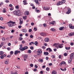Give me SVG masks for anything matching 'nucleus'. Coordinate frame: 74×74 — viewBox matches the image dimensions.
Masks as SVG:
<instances>
[{
	"instance_id": "1",
	"label": "nucleus",
	"mask_w": 74,
	"mask_h": 74,
	"mask_svg": "<svg viewBox=\"0 0 74 74\" xmlns=\"http://www.w3.org/2000/svg\"><path fill=\"white\" fill-rule=\"evenodd\" d=\"M14 14L15 15H16L18 16H21V15L22 14V13L21 12V10H18L17 11H14L13 12Z\"/></svg>"
},
{
	"instance_id": "2",
	"label": "nucleus",
	"mask_w": 74,
	"mask_h": 74,
	"mask_svg": "<svg viewBox=\"0 0 74 74\" xmlns=\"http://www.w3.org/2000/svg\"><path fill=\"white\" fill-rule=\"evenodd\" d=\"M7 24H8V25L9 27H13V26L15 25L16 23L15 22L10 21L7 22Z\"/></svg>"
},
{
	"instance_id": "3",
	"label": "nucleus",
	"mask_w": 74,
	"mask_h": 74,
	"mask_svg": "<svg viewBox=\"0 0 74 74\" xmlns=\"http://www.w3.org/2000/svg\"><path fill=\"white\" fill-rule=\"evenodd\" d=\"M53 46L54 47H55L57 49H58V46H59V44L57 43H54L53 45Z\"/></svg>"
},
{
	"instance_id": "4",
	"label": "nucleus",
	"mask_w": 74,
	"mask_h": 74,
	"mask_svg": "<svg viewBox=\"0 0 74 74\" xmlns=\"http://www.w3.org/2000/svg\"><path fill=\"white\" fill-rule=\"evenodd\" d=\"M28 49V47L27 46H25L22 48V49L21 50V52H22L24 51H25V50L27 49Z\"/></svg>"
},
{
	"instance_id": "5",
	"label": "nucleus",
	"mask_w": 74,
	"mask_h": 74,
	"mask_svg": "<svg viewBox=\"0 0 74 74\" xmlns=\"http://www.w3.org/2000/svg\"><path fill=\"white\" fill-rule=\"evenodd\" d=\"M19 24L20 25H22L23 23V19L22 18H21L19 19Z\"/></svg>"
},
{
	"instance_id": "6",
	"label": "nucleus",
	"mask_w": 74,
	"mask_h": 74,
	"mask_svg": "<svg viewBox=\"0 0 74 74\" xmlns=\"http://www.w3.org/2000/svg\"><path fill=\"white\" fill-rule=\"evenodd\" d=\"M19 53H21L20 51H18V50H16L14 51V54L15 55H17Z\"/></svg>"
},
{
	"instance_id": "7",
	"label": "nucleus",
	"mask_w": 74,
	"mask_h": 74,
	"mask_svg": "<svg viewBox=\"0 0 74 74\" xmlns=\"http://www.w3.org/2000/svg\"><path fill=\"white\" fill-rule=\"evenodd\" d=\"M42 50L40 49H38L37 51V53H42Z\"/></svg>"
},
{
	"instance_id": "8",
	"label": "nucleus",
	"mask_w": 74,
	"mask_h": 74,
	"mask_svg": "<svg viewBox=\"0 0 74 74\" xmlns=\"http://www.w3.org/2000/svg\"><path fill=\"white\" fill-rule=\"evenodd\" d=\"M63 3H62V2H61L60 1H59L58 2L57 4V5H62V4H63Z\"/></svg>"
},
{
	"instance_id": "9",
	"label": "nucleus",
	"mask_w": 74,
	"mask_h": 74,
	"mask_svg": "<svg viewBox=\"0 0 74 74\" xmlns=\"http://www.w3.org/2000/svg\"><path fill=\"white\" fill-rule=\"evenodd\" d=\"M70 12H71V9L70 8H68V11L67 12H66V13L67 14H69Z\"/></svg>"
},
{
	"instance_id": "10",
	"label": "nucleus",
	"mask_w": 74,
	"mask_h": 74,
	"mask_svg": "<svg viewBox=\"0 0 74 74\" xmlns=\"http://www.w3.org/2000/svg\"><path fill=\"white\" fill-rule=\"evenodd\" d=\"M63 44H59V45L58 46V48H63Z\"/></svg>"
},
{
	"instance_id": "11",
	"label": "nucleus",
	"mask_w": 74,
	"mask_h": 74,
	"mask_svg": "<svg viewBox=\"0 0 74 74\" xmlns=\"http://www.w3.org/2000/svg\"><path fill=\"white\" fill-rule=\"evenodd\" d=\"M69 36H73L74 35V32H71L69 33Z\"/></svg>"
},
{
	"instance_id": "12",
	"label": "nucleus",
	"mask_w": 74,
	"mask_h": 74,
	"mask_svg": "<svg viewBox=\"0 0 74 74\" xmlns=\"http://www.w3.org/2000/svg\"><path fill=\"white\" fill-rule=\"evenodd\" d=\"M26 2L27 1L26 0H24L23 1V2L24 3H23V4H24V5H27V4L28 3Z\"/></svg>"
},
{
	"instance_id": "13",
	"label": "nucleus",
	"mask_w": 74,
	"mask_h": 74,
	"mask_svg": "<svg viewBox=\"0 0 74 74\" xmlns=\"http://www.w3.org/2000/svg\"><path fill=\"white\" fill-rule=\"evenodd\" d=\"M52 74H57V72L55 70H53L52 71Z\"/></svg>"
},
{
	"instance_id": "14",
	"label": "nucleus",
	"mask_w": 74,
	"mask_h": 74,
	"mask_svg": "<svg viewBox=\"0 0 74 74\" xmlns=\"http://www.w3.org/2000/svg\"><path fill=\"white\" fill-rule=\"evenodd\" d=\"M20 48H19V50L21 51L22 48H23V47H22V45H20Z\"/></svg>"
},
{
	"instance_id": "15",
	"label": "nucleus",
	"mask_w": 74,
	"mask_h": 74,
	"mask_svg": "<svg viewBox=\"0 0 74 74\" xmlns=\"http://www.w3.org/2000/svg\"><path fill=\"white\" fill-rule=\"evenodd\" d=\"M25 15H29V11H27L25 12Z\"/></svg>"
},
{
	"instance_id": "16",
	"label": "nucleus",
	"mask_w": 74,
	"mask_h": 74,
	"mask_svg": "<svg viewBox=\"0 0 74 74\" xmlns=\"http://www.w3.org/2000/svg\"><path fill=\"white\" fill-rule=\"evenodd\" d=\"M44 54L45 55H46L47 56L49 54V53H48V52H44Z\"/></svg>"
},
{
	"instance_id": "17",
	"label": "nucleus",
	"mask_w": 74,
	"mask_h": 74,
	"mask_svg": "<svg viewBox=\"0 0 74 74\" xmlns=\"http://www.w3.org/2000/svg\"><path fill=\"white\" fill-rule=\"evenodd\" d=\"M49 40V38H47L45 39V42H48Z\"/></svg>"
},
{
	"instance_id": "18",
	"label": "nucleus",
	"mask_w": 74,
	"mask_h": 74,
	"mask_svg": "<svg viewBox=\"0 0 74 74\" xmlns=\"http://www.w3.org/2000/svg\"><path fill=\"white\" fill-rule=\"evenodd\" d=\"M35 1L36 3H37V4L38 5H39V4H40V3L38 2V0H35Z\"/></svg>"
},
{
	"instance_id": "19",
	"label": "nucleus",
	"mask_w": 74,
	"mask_h": 74,
	"mask_svg": "<svg viewBox=\"0 0 74 74\" xmlns=\"http://www.w3.org/2000/svg\"><path fill=\"white\" fill-rule=\"evenodd\" d=\"M43 9H44V10H46V11L49 10V9H48V8L45 7H43Z\"/></svg>"
},
{
	"instance_id": "20",
	"label": "nucleus",
	"mask_w": 74,
	"mask_h": 74,
	"mask_svg": "<svg viewBox=\"0 0 74 74\" xmlns=\"http://www.w3.org/2000/svg\"><path fill=\"white\" fill-rule=\"evenodd\" d=\"M38 61L41 63H42L43 62V60L41 59H39Z\"/></svg>"
},
{
	"instance_id": "21",
	"label": "nucleus",
	"mask_w": 74,
	"mask_h": 74,
	"mask_svg": "<svg viewBox=\"0 0 74 74\" xmlns=\"http://www.w3.org/2000/svg\"><path fill=\"white\" fill-rule=\"evenodd\" d=\"M22 31L23 32H24V33H26L27 32V30L25 29H22Z\"/></svg>"
},
{
	"instance_id": "22",
	"label": "nucleus",
	"mask_w": 74,
	"mask_h": 74,
	"mask_svg": "<svg viewBox=\"0 0 74 74\" xmlns=\"http://www.w3.org/2000/svg\"><path fill=\"white\" fill-rule=\"evenodd\" d=\"M64 29V27H60V28H59V29L60 30H63V29Z\"/></svg>"
},
{
	"instance_id": "23",
	"label": "nucleus",
	"mask_w": 74,
	"mask_h": 74,
	"mask_svg": "<svg viewBox=\"0 0 74 74\" xmlns=\"http://www.w3.org/2000/svg\"><path fill=\"white\" fill-rule=\"evenodd\" d=\"M72 61V58H70V60H68V63H71V62Z\"/></svg>"
},
{
	"instance_id": "24",
	"label": "nucleus",
	"mask_w": 74,
	"mask_h": 74,
	"mask_svg": "<svg viewBox=\"0 0 74 74\" xmlns=\"http://www.w3.org/2000/svg\"><path fill=\"white\" fill-rule=\"evenodd\" d=\"M40 34V35H41V36H45V34L43 32L41 33Z\"/></svg>"
},
{
	"instance_id": "25",
	"label": "nucleus",
	"mask_w": 74,
	"mask_h": 74,
	"mask_svg": "<svg viewBox=\"0 0 74 74\" xmlns=\"http://www.w3.org/2000/svg\"><path fill=\"white\" fill-rule=\"evenodd\" d=\"M74 55V53H72L71 54L70 58H73V55Z\"/></svg>"
},
{
	"instance_id": "26",
	"label": "nucleus",
	"mask_w": 74,
	"mask_h": 74,
	"mask_svg": "<svg viewBox=\"0 0 74 74\" xmlns=\"http://www.w3.org/2000/svg\"><path fill=\"white\" fill-rule=\"evenodd\" d=\"M51 24H52L53 25L55 23V21H52V22L50 23Z\"/></svg>"
},
{
	"instance_id": "27",
	"label": "nucleus",
	"mask_w": 74,
	"mask_h": 74,
	"mask_svg": "<svg viewBox=\"0 0 74 74\" xmlns=\"http://www.w3.org/2000/svg\"><path fill=\"white\" fill-rule=\"evenodd\" d=\"M65 49H66V50H69V49H70V47H66Z\"/></svg>"
},
{
	"instance_id": "28",
	"label": "nucleus",
	"mask_w": 74,
	"mask_h": 74,
	"mask_svg": "<svg viewBox=\"0 0 74 74\" xmlns=\"http://www.w3.org/2000/svg\"><path fill=\"white\" fill-rule=\"evenodd\" d=\"M51 30L53 31V32H54V31H55V29L53 28H52L51 29Z\"/></svg>"
},
{
	"instance_id": "29",
	"label": "nucleus",
	"mask_w": 74,
	"mask_h": 74,
	"mask_svg": "<svg viewBox=\"0 0 74 74\" xmlns=\"http://www.w3.org/2000/svg\"><path fill=\"white\" fill-rule=\"evenodd\" d=\"M4 52L3 51H0V55H2L3 54Z\"/></svg>"
},
{
	"instance_id": "30",
	"label": "nucleus",
	"mask_w": 74,
	"mask_h": 74,
	"mask_svg": "<svg viewBox=\"0 0 74 74\" xmlns=\"http://www.w3.org/2000/svg\"><path fill=\"white\" fill-rule=\"evenodd\" d=\"M34 44L35 45H37V44H38V42L37 41H36L35 42Z\"/></svg>"
},
{
	"instance_id": "31",
	"label": "nucleus",
	"mask_w": 74,
	"mask_h": 74,
	"mask_svg": "<svg viewBox=\"0 0 74 74\" xmlns=\"http://www.w3.org/2000/svg\"><path fill=\"white\" fill-rule=\"evenodd\" d=\"M23 19H26V18H27V16H25L23 17Z\"/></svg>"
},
{
	"instance_id": "32",
	"label": "nucleus",
	"mask_w": 74,
	"mask_h": 74,
	"mask_svg": "<svg viewBox=\"0 0 74 74\" xmlns=\"http://www.w3.org/2000/svg\"><path fill=\"white\" fill-rule=\"evenodd\" d=\"M28 52L29 53H32V51L30 50H29Z\"/></svg>"
},
{
	"instance_id": "33",
	"label": "nucleus",
	"mask_w": 74,
	"mask_h": 74,
	"mask_svg": "<svg viewBox=\"0 0 74 74\" xmlns=\"http://www.w3.org/2000/svg\"><path fill=\"white\" fill-rule=\"evenodd\" d=\"M62 4H63V3H64L66 2V1L64 0H62Z\"/></svg>"
},
{
	"instance_id": "34",
	"label": "nucleus",
	"mask_w": 74,
	"mask_h": 74,
	"mask_svg": "<svg viewBox=\"0 0 74 74\" xmlns=\"http://www.w3.org/2000/svg\"><path fill=\"white\" fill-rule=\"evenodd\" d=\"M6 12V11H5V9L4 8L3 9V12L5 13Z\"/></svg>"
},
{
	"instance_id": "35",
	"label": "nucleus",
	"mask_w": 74,
	"mask_h": 74,
	"mask_svg": "<svg viewBox=\"0 0 74 74\" xmlns=\"http://www.w3.org/2000/svg\"><path fill=\"white\" fill-rule=\"evenodd\" d=\"M49 51L50 52H51L52 51V49H51V48H49Z\"/></svg>"
},
{
	"instance_id": "36",
	"label": "nucleus",
	"mask_w": 74,
	"mask_h": 74,
	"mask_svg": "<svg viewBox=\"0 0 74 74\" xmlns=\"http://www.w3.org/2000/svg\"><path fill=\"white\" fill-rule=\"evenodd\" d=\"M36 12L37 13H38V12H40V10H36Z\"/></svg>"
},
{
	"instance_id": "37",
	"label": "nucleus",
	"mask_w": 74,
	"mask_h": 74,
	"mask_svg": "<svg viewBox=\"0 0 74 74\" xmlns=\"http://www.w3.org/2000/svg\"><path fill=\"white\" fill-rule=\"evenodd\" d=\"M14 10V8L12 7H11L10 8V10L11 11H12Z\"/></svg>"
},
{
	"instance_id": "38",
	"label": "nucleus",
	"mask_w": 74,
	"mask_h": 74,
	"mask_svg": "<svg viewBox=\"0 0 74 74\" xmlns=\"http://www.w3.org/2000/svg\"><path fill=\"white\" fill-rule=\"evenodd\" d=\"M11 55H12L14 53V51H11L10 52Z\"/></svg>"
},
{
	"instance_id": "39",
	"label": "nucleus",
	"mask_w": 74,
	"mask_h": 74,
	"mask_svg": "<svg viewBox=\"0 0 74 74\" xmlns=\"http://www.w3.org/2000/svg\"><path fill=\"white\" fill-rule=\"evenodd\" d=\"M5 64H8V61H6L5 62Z\"/></svg>"
},
{
	"instance_id": "40",
	"label": "nucleus",
	"mask_w": 74,
	"mask_h": 74,
	"mask_svg": "<svg viewBox=\"0 0 74 74\" xmlns=\"http://www.w3.org/2000/svg\"><path fill=\"white\" fill-rule=\"evenodd\" d=\"M46 70L47 71H48L49 70V68L48 67H47L46 69Z\"/></svg>"
},
{
	"instance_id": "41",
	"label": "nucleus",
	"mask_w": 74,
	"mask_h": 74,
	"mask_svg": "<svg viewBox=\"0 0 74 74\" xmlns=\"http://www.w3.org/2000/svg\"><path fill=\"white\" fill-rule=\"evenodd\" d=\"M43 26L45 27H47V24L45 23H44L43 24Z\"/></svg>"
},
{
	"instance_id": "42",
	"label": "nucleus",
	"mask_w": 74,
	"mask_h": 74,
	"mask_svg": "<svg viewBox=\"0 0 74 74\" xmlns=\"http://www.w3.org/2000/svg\"><path fill=\"white\" fill-rule=\"evenodd\" d=\"M14 32H15V30H14V29H12L11 32L12 33H14Z\"/></svg>"
},
{
	"instance_id": "43",
	"label": "nucleus",
	"mask_w": 74,
	"mask_h": 74,
	"mask_svg": "<svg viewBox=\"0 0 74 74\" xmlns=\"http://www.w3.org/2000/svg\"><path fill=\"white\" fill-rule=\"evenodd\" d=\"M19 40H21V41H22V40H23V38L22 37H20L19 38Z\"/></svg>"
},
{
	"instance_id": "44",
	"label": "nucleus",
	"mask_w": 74,
	"mask_h": 74,
	"mask_svg": "<svg viewBox=\"0 0 74 74\" xmlns=\"http://www.w3.org/2000/svg\"><path fill=\"white\" fill-rule=\"evenodd\" d=\"M64 55L65 56H67V53H65L64 54Z\"/></svg>"
},
{
	"instance_id": "45",
	"label": "nucleus",
	"mask_w": 74,
	"mask_h": 74,
	"mask_svg": "<svg viewBox=\"0 0 74 74\" xmlns=\"http://www.w3.org/2000/svg\"><path fill=\"white\" fill-rule=\"evenodd\" d=\"M33 64H30V67H32L33 66Z\"/></svg>"
},
{
	"instance_id": "46",
	"label": "nucleus",
	"mask_w": 74,
	"mask_h": 74,
	"mask_svg": "<svg viewBox=\"0 0 74 74\" xmlns=\"http://www.w3.org/2000/svg\"><path fill=\"white\" fill-rule=\"evenodd\" d=\"M72 24H70L69 25V26L70 28L72 27Z\"/></svg>"
},
{
	"instance_id": "47",
	"label": "nucleus",
	"mask_w": 74,
	"mask_h": 74,
	"mask_svg": "<svg viewBox=\"0 0 74 74\" xmlns=\"http://www.w3.org/2000/svg\"><path fill=\"white\" fill-rule=\"evenodd\" d=\"M2 41H4L5 40V38H4L3 37L2 38Z\"/></svg>"
},
{
	"instance_id": "48",
	"label": "nucleus",
	"mask_w": 74,
	"mask_h": 74,
	"mask_svg": "<svg viewBox=\"0 0 74 74\" xmlns=\"http://www.w3.org/2000/svg\"><path fill=\"white\" fill-rule=\"evenodd\" d=\"M71 29H74V26H72L70 28Z\"/></svg>"
},
{
	"instance_id": "49",
	"label": "nucleus",
	"mask_w": 74,
	"mask_h": 74,
	"mask_svg": "<svg viewBox=\"0 0 74 74\" xmlns=\"http://www.w3.org/2000/svg\"><path fill=\"white\" fill-rule=\"evenodd\" d=\"M34 30L35 31H37V28L35 27L34 28Z\"/></svg>"
},
{
	"instance_id": "50",
	"label": "nucleus",
	"mask_w": 74,
	"mask_h": 74,
	"mask_svg": "<svg viewBox=\"0 0 74 74\" xmlns=\"http://www.w3.org/2000/svg\"><path fill=\"white\" fill-rule=\"evenodd\" d=\"M25 58H27V55H25L24 56Z\"/></svg>"
},
{
	"instance_id": "51",
	"label": "nucleus",
	"mask_w": 74,
	"mask_h": 74,
	"mask_svg": "<svg viewBox=\"0 0 74 74\" xmlns=\"http://www.w3.org/2000/svg\"><path fill=\"white\" fill-rule=\"evenodd\" d=\"M7 49L8 50V51H10V49H11V48L10 47H8L7 48Z\"/></svg>"
},
{
	"instance_id": "52",
	"label": "nucleus",
	"mask_w": 74,
	"mask_h": 74,
	"mask_svg": "<svg viewBox=\"0 0 74 74\" xmlns=\"http://www.w3.org/2000/svg\"><path fill=\"white\" fill-rule=\"evenodd\" d=\"M0 19L1 20V21H3V17H0Z\"/></svg>"
},
{
	"instance_id": "53",
	"label": "nucleus",
	"mask_w": 74,
	"mask_h": 74,
	"mask_svg": "<svg viewBox=\"0 0 74 74\" xmlns=\"http://www.w3.org/2000/svg\"><path fill=\"white\" fill-rule=\"evenodd\" d=\"M72 46H73V45H74V43L73 42H71L70 44Z\"/></svg>"
},
{
	"instance_id": "54",
	"label": "nucleus",
	"mask_w": 74,
	"mask_h": 74,
	"mask_svg": "<svg viewBox=\"0 0 74 74\" xmlns=\"http://www.w3.org/2000/svg\"><path fill=\"white\" fill-rule=\"evenodd\" d=\"M31 49H32V50H33V49H34V48H33V47H32V46H31L30 48Z\"/></svg>"
},
{
	"instance_id": "55",
	"label": "nucleus",
	"mask_w": 74,
	"mask_h": 74,
	"mask_svg": "<svg viewBox=\"0 0 74 74\" xmlns=\"http://www.w3.org/2000/svg\"><path fill=\"white\" fill-rule=\"evenodd\" d=\"M34 24V23L32 22L31 23V25H32V26H33Z\"/></svg>"
},
{
	"instance_id": "56",
	"label": "nucleus",
	"mask_w": 74,
	"mask_h": 74,
	"mask_svg": "<svg viewBox=\"0 0 74 74\" xmlns=\"http://www.w3.org/2000/svg\"><path fill=\"white\" fill-rule=\"evenodd\" d=\"M5 2L6 3H9V1H8V0H6L5 1Z\"/></svg>"
},
{
	"instance_id": "57",
	"label": "nucleus",
	"mask_w": 74,
	"mask_h": 74,
	"mask_svg": "<svg viewBox=\"0 0 74 74\" xmlns=\"http://www.w3.org/2000/svg\"><path fill=\"white\" fill-rule=\"evenodd\" d=\"M16 9H19V6H18V5H17L16 7Z\"/></svg>"
},
{
	"instance_id": "58",
	"label": "nucleus",
	"mask_w": 74,
	"mask_h": 74,
	"mask_svg": "<svg viewBox=\"0 0 74 74\" xmlns=\"http://www.w3.org/2000/svg\"><path fill=\"white\" fill-rule=\"evenodd\" d=\"M51 57L52 58H55V56L54 55H53L51 56Z\"/></svg>"
},
{
	"instance_id": "59",
	"label": "nucleus",
	"mask_w": 74,
	"mask_h": 74,
	"mask_svg": "<svg viewBox=\"0 0 74 74\" xmlns=\"http://www.w3.org/2000/svg\"><path fill=\"white\" fill-rule=\"evenodd\" d=\"M32 30L31 29H29V32H32Z\"/></svg>"
},
{
	"instance_id": "60",
	"label": "nucleus",
	"mask_w": 74,
	"mask_h": 74,
	"mask_svg": "<svg viewBox=\"0 0 74 74\" xmlns=\"http://www.w3.org/2000/svg\"><path fill=\"white\" fill-rule=\"evenodd\" d=\"M0 58L1 59H3L4 58V57H3V56H1L0 57Z\"/></svg>"
},
{
	"instance_id": "61",
	"label": "nucleus",
	"mask_w": 74,
	"mask_h": 74,
	"mask_svg": "<svg viewBox=\"0 0 74 74\" xmlns=\"http://www.w3.org/2000/svg\"><path fill=\"white\" fill-rule=\"evenodd\" d=\"M0 45H1L2 47H3V42H1V44Z\"/></svg>"
},
{
	"instance_id": "62",
	"label": "nucleus",
	"mask_w": 74,
	"mask_h": 74,
	"mask_svg": "<svg viewBox=\"0 0 74 74\" xmlns=\"http://www.w3.org/2000/svg\"><path fill=\"white\" fill-rule=\"evenodd\" d=\"M0 29H4V27H3L0 26Z\"/></svg>"
},
{
	"instance_id": "63",
	"label": "nucleus",
	"mask_w": 74,
	"mask_h": 74,
	"mask_svg": "<svg viewBox=\"0 0 74 74\" xmlns=\"http://www.w3.org/2000/svg\"><path fill=\"white\" fill-rule=\"evenodd\" d=\"M25 35L26 37H27V36H28V34L27 33L25 34Z\"/></svg>"
},
{
	"instance_id": "64",
	"label": "nucleus",
	"mask_w": 74,
	"mask_h": 74,
	"mask_svg": "<svg viewBox=\"0 0 74 74\" xmlns=\"http://www.w3.org/2000/svg\"><path fill=\"white\" fill-rule=\"evenodd\" d=\"M3 2H1L0 4H1V5H3Z\"/></svg>"
}]
</instances>
